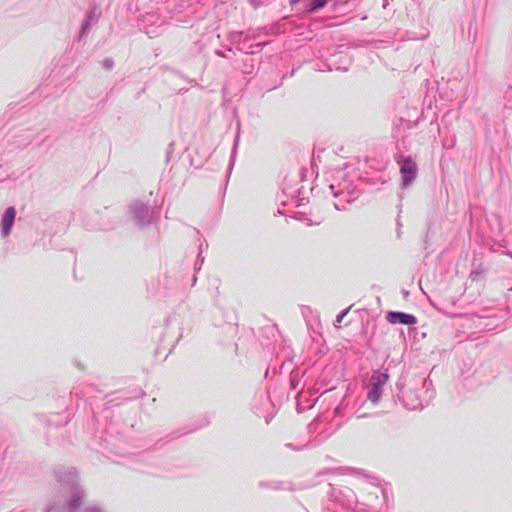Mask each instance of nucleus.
Returning a JSON list of instances; mask_svg holds the SVG:
<instances>
[{
	"instance_id": "obj_1",
	"label": "nucleus",
	"mask_w": 512,
	"mask_h": 512,
	"mask_svg": "<svg viewBox=\"0 0 512 512\" xmlns=\"http://www.w3.org/2000/svg\"><path fill=\"white\" fill-rule=\"evenodd\" d=\"M387 320L391 324L414 325L417 323V318L414 315L403 312H389L387 314Z\"/></svg>"
},
{
	"instance_id": "obj_2",
	"label": "nucleus",
	"mask_w": 512,
	"mask_h": 512,
	"mask_svg": "<svg viewBox=\"0 0 512 512\" xmlns=\"http://www.w3.org/2000/svg\"><path fill=\"white\" fill-rule=\"evenodd\" d=\"M416 171H417L416 166L411 160H409V159L404 160V162L401 165V169H400L404 186H408L413 181V179L416 176Z\"/></svg>"
},
{
	"instance_id": "obj_6",
	"label": "nucleus",
	"mask_w": 512,
	"mask_h": 512,
	"mask_svg": "<svg viewBox=\"0 0 512 512\" xmlns=\"http://www.w3.org/2000/svg\"><path fill=\"white\" fill-rule=\"evenodd\" d=\"M347 313V310L341 312L337 317H336V323H341V321L343 320L344 316L346 315Z\"/></svg>"
},
{
	"instance_id": "obj_5",
	"label": "nucleus",
	"mask_w": 512,
	"mask_h": 512,
	"mask_svg": "<svg viewBox=\"0 0 512 512\" xmlns=\"http://www.w3.org/2000/svg\"><path fill=\"white\" fill-rule=\"evenodd\" d=\"M380 395H381V390H380V387L379 385H375L372 390L369 392V399L372 401V402H376L379 398H380Z\"/></svg>"
},
{
	"instance_id": "obj_4",
	"label": "nucleus",
	"mask_w": 512,
	"mask_h": 512,
	"mask_svg": "<svg viewBox=\"0 0 512 512\" xmlns=\"http://www.w3.org/2000/svg\"><path fill=\"white\" fill-rule=\"evenodd\" d=\"M327 3V0H311L309 5L310 11H316L322 9Z\"/></svg>"
},
{
	"instance_id": "obj_3",
	"label": "nucleus",
	"mask_w": 512,
	"mask_h": 512,
	"mask_svg": "<svg viewBox=\"0 0 512 512\" xmlns=\"http://www.w3.org/2000/svg\"><path fill=\"white\" fill-rule=\"evenodd\" d=\"M15 216H16V211H15L14 207H9L6 209V211L3 215V218H2V222H1L2 233L4 236L9 235V233L12 229L13 222L15 220Z\"/></svg>"
}]
</instances>
